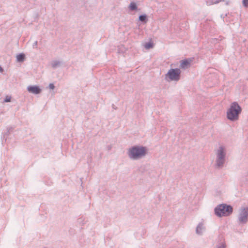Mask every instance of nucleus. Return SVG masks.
I'll use <instances>...</instances> for the list:
<instances>
[{"instance_id":"nucleus-2","label":"nucleus","mask_w":248,"mask_h":248,"mask_svg":"<svg viewBox=\"0 0 248 248\" xmlns=\"http://www.w3.org/2000/svg\"><path fill=\"white\" fill-rule=\"evenodd\" d=\"M215 168L217 169L222 168L226 161V151L225 147L220 146L216 151Z\"/></svg>"},{"instance_id":"nucleus-23","label":"nucleus","mask_w":248,"mask_h":248,"mask_svg":"<svg viewBox=\"0 0 248 248\" xmlns=\"http://www.w3.org/2000/svg\"><path fill=\"white\" fill-rule=\"evenodd\" d=\"M107 148H108V150H110L111 149V146H110V145H108V146L107 147Z\"/></svg>"},{"instance_id":"nucleus-22","label":"nucleus","mask_w":248,"mask_h":248,"mask_svg":"<svg viewBox=\"0 0 248 248\" xmlns=\"http://www.w3.org/2000/svg\"><path fill=\"white\" fill-rule=\"evenodd\" d=\"M49 88L50 89H54V88H55V86L54 85V84L53 83H50L49 85Z\"/></svg>"},{"instance_id":"nucleus-15","label":"nucleus","mask_w":248,"mask_h":248,"mask_svg":"<svg viewBox=\"0 0 248 248\" xmlns=\"http://www.w3.org/2000/svg\"><path fill=\"white\" fill-rule=\"evenodd\" d=\"M217 248H226L225 242L223 241L219 242L216 246Z\"/></svg>"},{"instance_id":"nucleus-20","label":"nucleus","mask_w":248,"mask_h":248,"mask_svg":"<svg viewBox=\"0 0 248 248\" xmlns=\"http://www.w3.org/2000/svg\"><path fill=\"white\" fill-rule=\"evenodd\" d=\"M11 100V97L6 96V98L4 99V102H9Z\"/></svg>"},{"instance_id":"nucleus-6","label":"nucleus","mask_w":248,"mask_h":248,"mask_svg":"<svg viewBox=\"0 0 248 248\" xmlns=\"http://www.w3.org/2000/svg\"><path fill=\"white\" fill-rule=\"evenodd\" d=\"M248 221V207H242L238 217V223L240 225L246 224Z\"/></svg>"},{"instance_id":"nucleus-3","label":"nucleus","mask_w":248,"mask_h":248,"mask_svg":"<svg viewBox=\"0 0 248 248\" xmlns=\"http://www.w3.org/2000/svg\"><path fill=\"white\" fill-rule=\"evenodd\" d=\"M241 110V108L238 104L233 102L227 112V118L231 121H235L238 119Z\"/></svg>"},{"instance_id":"nucleus-10","label":"nucleus","mask_w":248,"mask_h":248,"mask_svg":"<svg viewBox=\"0 0 248 248\" xmlns=\"http://www.w3.org/2000/svg\"><path fill=\"white\" fill-rule=\"evenodd\" d=\"M62 62L60 61L55 60L51 62V65L53 69H56L58 67H59Z\"/></svg>"},{"instance_id":"nucleus-11","label":"nucleus","mask_w":248,"mask_h":248,"mask_svg":"<svg viewBox=\"0 0 248 248\" xmlns=\"http://www.w3.org/2000/svg\"><path fill=\"white\" fill-rule=\"evenodd\" d=\"M139 20L143 23H146L148 21L147 15L146 14L140 15L139 17Z\"/></svg>"},{"instance_id":"nucleus-5","label":"nucleus","mask_w":248,"mask_h":248,"mask_svg":"<svg viewBox=\"0 0 248 248\" xmlns=\"http://www.w3.org/2000/svg\"><path fill=\"white\" fill-rule=\"evenodd\" d=\"M181 70L179 68L170 69L165 75V79L170 81H178L180 78Z\"/></svg>"},{"instance_id":"nucleus-9","label":"nucleus","mask_w":248,"mask_h":248,"mask_svg":"<svg viewBox=\"0 0 248 248\" xmlns=\"http://www.w3.org/2000/svg\"><path fill=\"white\" fill-rule=\"evenodd\" d=\"M190 64V62L187 60H185L181 61L180 66L182 68L186 69L189 66Z\"/></svg>"},{"instance_id":"nucleus-21","label":"nucleus","mask_w":248,"mask_h":248,"mask_svg":"<svg viewBox=\"0 0 248 248\" xmlns=\"http://www.w3.org/2000/svg\"><path fill=\"white\" fill-rule=\"evenodd\" d=\"M38 42L37 41H35L32 45V47L33 48H36L37 46Z\"/></svg>"},{"instance_id":"nucleus-14","label":"nucleus","mask_w":248,"mask_h":248,"mask_svg":"<svg viewBox=\"0 0 248 248\" xmlns=\"http://www.w3.org/2000/svg\"><path fill=\"white\" fill-rule=\"evenodd\" d=\"M224 0H217L216 1H213V0H207L206 1V5L207 6H210V5H212L214 4H217L220 1H224Z\"/></svg>"},{"instance_id":"nucleus-19","label":"nucleus","mask_w":248,"mask_h":248,"mask_svg":"<svg viewBox=\"0 0 248 248\" xmlns=\"http://www.w3.org/2000/svg\"><path fill=\"white\" fill-rule=\"evenodd\" d=\"M83 221H84V218L82 217H79L78 219V222L79 223H82V225L84 224V223L83 222Z\"/></svg>"},{"instance_id":"nucleus-7","label":"nucleus","mask_w":248,"mask_h":248,"mask_svg":"<svg viewBox=\"0 0 248 248\" xmlns=\"http://www.w3.org/2000/svg\"><path fill=\"white\" fill-rule=\"evenodd\" d=\"M27 90L34 94H39L41 92V89L38 86H29L27 87Z\"/></svg>"},{"instance_id":"nucleus-25","label":"nucleus","mask_w":248,"mask_h":248,"mask_svg":"<svg viewBox=\"0 0 248 248\" xmlns=\"http://www.w3.org/2000/svg\"><path fill=\"white\" fill-rule=\"evenodd\" d=\"M44 248H46V247H44Z\"/></svg>"},{"instance_id":"nucleus-12","label":"nucleus","mask_w":248,"mask_h":248,"mask_svg":"<svg viewBox=\"0 0 248 248\" xmlns=\"http://www.w3.org/2000/svg\"><path fill=\"white\" fill-rule=\"evenodd\" d=\"M128 9L131 11L137 10L138 9L137 4L135 2H130L128 6Z\"/></svg>"},{"instance_id":"nucleus-17","label":"nucleus","mask_w":248,"mask_h":248,"mask_svg":"<svg viewBox=\"0 0 248 248\" xmlns=\"http://www.w3.org/2000/svg\"><path fill=\"white\" fill-rule=\"evenodd\" d=\"M144 46L147 49H149L150 48H152L153 47V44L152 43H151V42H148V43H147L145 44L144 45Z\"/></svg>"},{"instance_id":"nucleus-16","label":"nucleus","mask_w":248,"mask_h":248,"mask_svg":"<svg viewBox=\"0 0 248 248\" xmlns=\"http://www.w3.org/2000/svg\"><path fill=\"white\" fill-rule=\"evenodd\" d=\"M13 129V128L12 127H9V128H7V131L6 133H5L3 135V137H2V138H3V139H5V140L6 141V139H7V137H5V136L6 135H7V134L10 133V131H12V130Z\"/></svg>"},{"instance_id":"nucleus-24","label":"nucleus","mask_w":248,"mask_h":248,"mask_svg":"<svg viewBox=\"0 0 248 248\" xmlns=\"http://www.w3.org/2000/svg\"><path fill=\"white\" fill-rule=\"evenodd\" d=\"M3 71V68L0 66V72H2Z\"/></svg>"},{"instance_id":"nucleus-18","label":"nucleus","mask_w":248,"mask_h":248,"mask_svg":"<svg viewBox=\"0 0 248 248\" xmlns=\"http://www.w3.org/2000/svg\"><path fill=\"white\" fill-rule=\"evenodd\" d=\"M242 3L245 7H248V0H243Z\"/></svg>"},{"instance_id":"nucleus-8","label":"nucleus","mask_w":248,"mask_h":248,"mask_svg":"<svg viewBox=\"0 0 248 248\" xmlns=\"http://www.w3.org/2000/svg\"><path fill=\"white\" fill-rule=\"evenodd\" d=\"M205 230V228L203 226V224L202 223L200 222L199 223L196 229V232L198 235H202L203 233V232Z\"/></svg>"},{"instance_id":"nucleus-1","label":"nucleus","mask_w":248,"mask_h":248,"mask_svg":"<svg viewBox=\"0 0 248 248\" xmlns=\"http://www.w3.org/2000/svg\"><path fill=\"white\" fill-rule=\"evenodd\" d=\"M147 153L146 147L143 146H134L129 148L127 151L129 158L134 160L144 157Z\"/></svg>"},{"instance_id":"nucleus-4","label":"nucleus","mask_w":248,"mask_h":248,"mask_svg":"<svg viewBox=\"0 0 248 248\" xmlns=\"http://www.w3.org/2000/svg\"><path fill=\"white\" fill-rule=\"evenodd\" d=\"M214 212L215 214L218 217H226L232 213V207L226 204H220L215 208Z\"/></svg>"},{"instance_id":"nucleus-13","label":"nucleus","mask_w":248,"mask_h":248,"mask_svg":"<svg viewBox=\"0 0 248 248\" xmlns=\"http://www.w3.org/2000/svg\"><path fill=\"white\" fill-rule=\"evenodd\" d=\"M25 56L23 53H20L16 56V61L18 62H23L25 60Z\"/></svg>"}]
</instances>
